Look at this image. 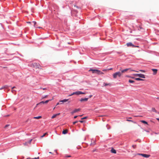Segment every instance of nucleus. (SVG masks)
Listing matches in <instances>:
<instances>
[{"label": "nucleus", "mask_w": 159, "mask_h": 159, "mask_svg": "<svg viewBox=\"0 0 159 159\" xmlns=\"http://www.w3.org/2000/svg\"><path fill=\"white\" fill-rule=\"evenodd\" d=\"M128 77H129V78H130V76H128Z\"/></svg>", "instance_id": "69168bd1"}, {"label": "nucleus", "mask_w": 159, "mask_h": 159, "mask_svg": "<svg viewBox=\"0 0 159 159\" xmlns=\"http://www.w3.org/2000/svg\"><path fill=\"white\" fill-rule=\"evenodd\" d=\"M68 131V130L67 129H66L62 131V134H66Z\"/></svg>", "instance_id": "4468645a"}, {"label": "nucleus", "mask_w": 159, "mask_h": 159, "mask_svg": "<svg viewBox=\"0 0 159 159\" xmlns=\"http://www.w3.org/2000/svg\"><path fill=\"white\" fill-rule=\"evenodd\" d=\"M31 23L32 24H34V26L35 28H42L40 27H37L36 26V25L37 23L36 22L32 21L31 22Z\"/></svg>", "instance_id": "0eeeda50"}, {"label": "nucleus", "mask_w": 159, "mask_h": 159, "mask_svg": "<svg viewBox=\"0 0 159 159\" xmlns=\"http://www.w3.org/2000/svg\"><path fill=\"white\" fill-rule=\"evenodd\" d=\"M38 105H37V104H36V106L34 108H35V107H36L37 106H38Z\"/></svg>", "instance_id": "13d9d810"}, {"label": "nucleus", "mask_w": 159, "mask_h": 159, "mask_svg": "<svg viewBox=\"0 0 159 159\" xmlns=\"http://www.w3.org/2000/svg\"><path fill=\"white\" fill-rule=\"evenodd\" d=\"M82 92L81 91H78L75 92L73 93V94H75L77 95H79L80 94H81Z\"/></svg>", "instance_id": "ddd939ff"}, {"label": "nucleus", "mask_w": 159, "mask_h": 159, "mask_svg": "<svg viewBox=\"0 0 159 159\" xmlns=\"http://www.w3.org/2000/svg\"><path fill=\"white\" fill-rule=\"evenodd\" d=\"M128 77H129V78H130V76H128Z\"/></svg>", "instance_id": "0e129e2a"}, {"label": "nucleus", "mask_w": 159, "mask_h": 159, "mask_svg": "<svg viewBox=\"0 0 159 159\" xmlns=\"http://www.w3.org/2000/svg\"><path fill=\"white\" fill-rule=\"evenodd\" d=\"M107 70H112V68H111L110 69H108Z\"/></svg>", "instance_id": "a18cd8bd"}, {"label": "nucleus", "mask_w": 159, "mask_h": 159, "mask_svg": "<svg viewBox=\"0 0 159 159\" xmlns=\"http://www.w3.org/2000/svg\"><path fill=\"white\" fill-rule=\"evenodd\" d=\"M79 121L80 122V123H83L84 121L83 120H80Z\"/></svg>", "instance_id": "37998d69"}, {"label": "nucleus", "mask_w": 159, "mask_h": 159, "mask_svg": "<svg viewBox=\"0 0 159 159\" xmlns=\"http://www.w3.org/2000/svg\"><path fill=\"white\" fill-rule=\"evenodd\" d=\"M98 75H102L104 73L102 71H101L100 70H99L98 71Z\"/></svg>", "instance_id": "f3484780"}, {"label": "nucleus", "mask_w": 159, "mask_h": 159, "mask_svg": "<svg viewBox=\"0 0 159 159\" xmlns=\"http://www.w3.org/2000/svg\"><path fill=\"white\" fill-rule=\"evenodd\" d=\"M42 103H43V104L44 103V101H42V102H39V103H37V105H39V104H41Z\"/></svg>", "instance_id": "5701e85b"}, {"label": "nucleus", "mask_w": 159, "mask_h": 159, "mask_svg": "<svg viewBox=\"0 0 159 159\" xmlns=\"http://www.w3.org/2000/svg\"><path fill=\"white\" fill-rule=\"evenodd\" d=\"M87 118V117H83L81 119V120H84V119H86V118Z\"/></svg>", "instance_id": "72a5a7b5"}, {"label": "nucleus", "mask_w": 159, "mask_h": 159, "mask_svg": "<svg viewBox=\"0 0 159 159\" xmlns=\"http://www.w3.org/2000/svg\"><path fill=\"white\" fill-rule=\"evenodd\" d=\"M71 156H66L65 157L66 158L71 157Z\"/></svg>", "instance_id": "58836bf2"}, {"label": "nucleus", "mask_w": 159, "mask_h": 159, "mask_svg": "<svg viewBox=\"0 0 159 159\" xmlns=\"http://www.w3.org/2000/svg\"><path fill=\"white\" fill-rule=\"evenodd\" d=\"M133 75H134L136 76L139 77L140 78H145V75H144L143 74H134Z\"/></svg>", "instance_id": "7ed1b4c3"}, {"label": "nucleus", "mask_w": 159, "mask_h": 159, "mask_svg": "<svg viewBox=\"0 0 159 159\" xmlns=\"http://www.w3.org/2000/svg\"><path fill=\"white\" fill-rule=\"evenodd\" d=\"M42 118L41 116H38L37 117H33L34 119H38Z\"/></svg>", "instance_id": "6ab92c4d"}, {"label": "nucleus", "mask_w": 159, "mask_h": 159, "mask_svg": "<svg viewBox=\"0 0 159 159\" xmlns=\"http://www.w3.org/2000/svg\"><path fill=\"white\" fill-rule=\"evenodd\" d=\"M60 114V113L55 114L52 116V118L53 119L54 118L56 117L57 116L59 115Z\"/></svg>", "instance_id": "2eb2a0df"}, {"label": "nucleus", "mask_w": 159, "mask_h": 159, "mask_svg": "<svg viewBox=\"0 0 159 159\" xmlns=\"http://www.w3.org/2000/svg\"><path fill=\"white\" fill-rule=\"evenodd\" d=\"M39 157H38L37 158H36V157H35L34 158H27V159H39Z\"/></svg>", "instance_id": "2f4dec72"}, {"label": "nucleus", "mask_w": 159, "mask_h": 159, "mask_svg": "<svg viewBox=\"0 0 159 159\" xmlns=\"http://www.w3.org/2000/svg\"><path fill=\"white\" fill-rule=\"evenodd\" d=\"M52 100V99H50L46 101L45 102H44V103H47L49 101H51Z\"/></svg>", "instance_id": "bb28decb"}, {"label": "nucleus", "mask_w": 159, "mask_h": 159, "mask_svg": "<svg viewBox=\"0 0 159 159\" xmlns=\"http://www.w3.org/2000/svg\"><path fill=\"white\" fill-rule=\"evenodd\" d=\"M86 94V93H84V92H82V93L81 94Z\"/></svg>", "instance_id": "de8ad7c7"}, {"label": "nucleus", "mask_w": 159, "mask_h": 159, "mask_svg": "<svg viewBox=\"0 0 159 159\" xmlns=\"http://www.w3.org/2000/svg\"><path fill=\"white\" fill-rule=\"evenodd\" d=\"M135 80H144L143 79H141L140 78H136L135 79Z\"/></svg>", "instance_id": "4be33fe9"}, {"label": "nucleus", "mask_w": 159, "mask_h": 159, "mask_svg": "<svg viewBox=\"0 0 159 159\" xmlns=\"http://www.w3.org/2000/svg\"><path fill=\"white\" fill-rule=\"evenodd\" d=\"M49 153H52V152H49Z\"/></svg>", "instance_id": "e2e57ef3"}, {"label": "nucleus", "mask_w": 159, "mask_h": 159, "mask_svg": "<svg viewBox=\"0 0 159 159\" xmlns=\"http://www.w3.org/2000/svg\"><path fill=\"white\" fill-rule=\"evenodd\" d=\"M24 143V144L25 145H26V143Z\"/></svg>", "instance_id": "bf43d9fd"}, {"label": "nucleus", "mask_w": 159, "mask_h": 159, "mask_svg": "<svg viewBox=\"0 0 159 159\" xmlns=\"http://www.w3.org/2000/svg\"><path fill=\"white\" fill-rule=\"evenodd\" d=\"M48 134L47 133H44L43 135L41 136V138H42L43 137H44V136H45L46 134Z\"/></svg>", "instance_id": "393cba45"}, {"label": "nucleus", "mask_w": 159, "mask_h": 159, "mask_svg": "<svg viewBox=\"0 0 159 159\" xmlns=\"http://www.w3.org/2000/svg\"><path fill=\"white\" fill-rule=\"evenodd\" d=\"M78 122V121H75L73 123V125H75L76 123H77Z\"/></svg>", "instance_id": "473e14b6"}, {"label": "nucleus", "mask_w": 159, "mask_h": 159, "mask_svg": "<svg viewBox=\"0 0 159 159\" xmlns=\"http://www.w3.org/2000/svg\"><path fill=\"white\" fill-rule=\"evenodd\" d=\"M43 89V90H46V88H44Z\"/></svg>", "instance_id": "8fccbe9b"}, {"label": "nucleus", "mask_w": 159, "mask_h": 159, "mask_svg": "<svg viewBox=\"0 0 159 159\" xmlns=\"http://www.w3.org/2000/svg\"><path fill=\"white\" fill-rule=\"evenodd\" d=\"M140 71L141 72H143V73H144L145 72V71L144 70H140Z\"/></svg>", "instance_id": "e433bc0d"}, {"label": "nucleus", "mask_w": 159, "mask_h": 159, "mask_svg": "<svg viewBox=\"0 0 159 159\" xmlns=\"http://www.w3.org/2000/svg\"><path fill=\"white\" fill-rule=\"evenodd\" d=\"M126 121H129V122H133L134 123H135V122H134L133 121L131 120H129L127 119V120H126Z\"/></svg>", "instance_id": "c85d7f7f"}, {"label": "nucleus", "mask_w": 159, "mask_h": 159, "mask_svg": "<svg viewBox=\"0 0 159 159\" xmlns=\"http://www.w3.org/2000/svg\"><path fill=\"white\" fill-rule=\"evenodd\" d=\"M16 88V87H15V86H14L12 88V89H13L14 88Z\"/></svg>", "instance_id": "3c124183"}, {"label": "nucleus", "mask_w": 159, "mask_h": 159, "mask_svg": "<svg viewBox=\"0 0 159 159\" xmlns=\"http://www.w3.org/2000/svg\"><path fill=\"white\" fill-rule=\"evenodd\" d=\"M92 71L93 73H96L97 74L98 73V70H93L90 69L89 70V71Z\"/></svg>", "instance_id": "39448f33"}, {"label": "nucleus", "mask_w": 159, "mask_h": 159, "mask_svg": "<svg viewBox=\"0 0 159 159\" xmlns=\"http://www.w3.org/2000/svg\"><path fill=\"white\" fill-rule=\"evenodd\" d=\"M14 91H15V90H12V92H14Z\"/></svg>", "instance_id": "6e6d98bb"}, {"label": "nucleus", "mask_w": 159, "mask_h": 159, "mask_svg": "<svg viewBox=\"0 0 159 159\" xmlns=\"http://www.w3.org/2000/svg\"><path fill=\"white\" fill-rule=\"evenodd\" d=\"M68 100V99H64L63 100H60V102H66Z\"/></svg>", "instance_id": "a211bd4d"}, {"label": "nucleus", "mask_w": 159, "mask_h": 159, "mask_svg": "<svg viewBox=\"0 0 159 159\" xmlns=\"http://www.w3.org/2000/svg\"><path fill=\"white\" fill-rule=\"evenodd\" d=\"M138 155H140L144 157H146V158L150 156V155L138 153Z\"/></svg>", "instance_id": "20e7f679"}, {"label": "nucleus", "mask_w": 159, "mask_h": 159, "mask_svg": "<svg viewBox=\"0 0 159 159\" xmlns=\"http://www.w3.org/2000/svg\"><path fill=\"white\" fill-rule=\"evenodd\" d=\"M156 119H157V120H158V121H159V118H157Z\"/></svg>", "instance_id": "5fc2aeb1"}, {"label": "nucleus", "mask_w": 159, "mask_h": 159, "mask_svg": "<svg viewBox=\"0 0 159 159\" xmlns=\"http://www.w3.org/2000/svg\"><path fill=\"white\" fill-rule=\"evenodd\" d=\"M102 116V115H101L100 116Z\"/></svg>", "instance_id": "680f3d73"}, {"label": "nucleus", "mask_w": 159, "mask_h": 159, "mask_svg": "<svg viewBox=\"0 0 159 159\" xmlns=\"http://www.w3.org/2000/svg\"><path fill=\"white\" fill-rule=\"evenodd\" d=\"M31 66L32 67L35 68V69H42L40 67L41 66L39 63H32Z\"/></svg>", "instance_id": "f257e3e1"}, {"label": "nucleus", "mask_w": 159, "mask_h": 159, "mask_svg": "<svg viewBox=\"0 0 159 159\" xmlns=\"http://www.w3.org/2000/svg\"><path fill=\"white\" fill-rule=\"evenodd\" d=\"M152 70L153 71V75H155L157 74V69H152Z\"/></svg>", "instance_id": "1a4fd4ad"}, {"label": "nucleus", "mask_w": 159, "mask_h": 159, "mask_svg": "<svg viewBox=\"0 0 159 159\" xmlns=\"http://www.w3.org/2000/svg\"><path fill=\"white\" fill-rule=\"evenodd\" d=\"M111 153L116 154V151L113 148H112L111 150Z\"/></svg>", "instance_id": "9b49d317"}, {"label": "nucleus", "mask_w": 159, "mask_h": 159, "mask_svg": "<svg viewBox=\"0 0 159 159\" xmlns=\"http://www.w3.org/2000/svg\"><path fill=\"white\" fill-rule=\"evenodd\" d=\"M152 111H153L155 112L156 113L157 112V110H156L155 108L154 107L152 108Z\"/></svg>", "instance_id": "aec40b11"}, {"label": "nucleus", "mask_w": 159, "mask_h": 159, "mask_svg": "<svg viewBox=\"0 0 159 159\" xmlns=\"http://www.w3.org/2000/svg\"><path fill=\"white\" fill-rule=\"evenodd\" d=\"M107 70H108L107 69H103L102 70V71H107Z\"/></svg>", "instance_id": "79ce46f5"}, {"label": "nucleus", "mask_w": 159, "mask_h": 159, "mask_svg": "<svg viewBox=\"0 0 159 159\" xmlns=\"http://www.w3.org/2000/svg\"><path fill=\"white\" fill-rule=\"evenodd\" d=\"M77 117H78V116H75L74 117V118H76Z\"/></svg>", "instance_id": "49530a36"}, {"label": "nucleus", "mask_w": 159, "mask_h": 159, "mask_svg": "<svg viewBox=\"0 0 159 159\" xmlns=\"http://www.w3.org/2000/svg\"><path fill=\"white\" fill-rule=\"evenodd\" d=\"M131 71H133L136 72H139L138 71H136V70H132Z\"/></svg>", "instance_id": "4c0bfd02"}, {"label": "nucleus", "mask_w": 159, "mask_h": 159, "mask_svg": "<svg viewBox=\"0 0 159 159\" xmlns=\"http://www.w3.org/2000/svg\"><path fill=\"white\" fill-rule=\"evenodd\" d=\"M130 78L132 79H134V77H130Z\"/></svg>", "instance_id": "09e8293b"}, {"label": "nucleus", "mask_w": 159, "mask_h": 159, "mask_svg": "<svg viewBox=\"0 0 159 159\" xmlns=\"http://www.w3.org/2000/svg\"><path fill=\"white\" fill-rule=\"evenodd\" d=\"M27 23H30L32 24L31 22H27Z\"/></svg>", "instance_id": "c03bdc74"}, {"label": "nucleus", "mask_w": 159, "mask_h": 159, "mask_svg": "<svg viewBox=\"0 0 159 159\" xmlns=\"http://www.w3.org/2000/svg\"><path fill=\"white\" fill-rule=\"evenodd\" d=\"M143 28L141 26H139V28L138 29V30H143Z\"/></svg>", "instance_id": "a878e982"}, {"label": "nucleus", "mask_w": 159, "mask_h": 159, "mask_svg": "<svg viewBox=\"0 0 159 159\" xmlns=\"http://www.w3.org/2000/svg\"><path fill=\"white\" fill-rule=\"evenodd\" d=\"M55 108V107L53 108V109H54Z\"/></svg>", "instance_id": "338daca9"}, {"label": "nucleus", "mask_w": 159, "mask_h": 159, "mask_svg": "<svg viewBox=\"0 0 159 159\" xmlns=\"http://www.w3.org/2000/svg\"><path fill=\"white\" fill-rule=\"evenodd\" d=\"M83 116V115H80L79 116Z\"/></svg>", "instance_id": "052dcab7"}, {"label": "nucleus", "mask_w": 159, "mask_h": 159, "mask_svg": "<svg viewBox=\"0 0 159 159\" xmlns=\"http://www.w3.org/2000/svg\"><path fill=\"white\" fill-rule=\"evenodd\" d=\"M32 139H31L29 142H28V143H30L32 141Z\"/></svg>", "instance_id": "f704fd0d"}, {"label": "nucleus", "mask_w": 159, "mask_h": 159, "mask_svg": "<svg viewBox=\"0 0 159 159\" xmlns=\"http://www.w3.org/2000/svg\"><path fill=\"white\" fill-rule=\"evenodd\" d=\"M136 145H133L132 146V147L134 148H135L136 147Z\"/></svg>", "instance_id": "ea45409f"}, {"label": "nucleus", "mask_w": 159, "mask_h": 159, "mask_svg": "<svg viewBox=\"0 0 159 159\" xmlns=\"http://www.w3.org/2000/svg\"><path fill=\"white\" fill-rule=\"evenodd\" d=\"M129 82L130 83H133L134 82V81L130 80H129Z\"/></svg>", "instance_id": "cd10ccee"}, {"label": "nucleus", "mask_w": 159, "mask_h": 159, "mask_svg": "<svg viewBox=\"0 0 159 159\" xmlns=\"http://www.w3.org/2000/svg\"><path fill=\"white\" fill-rule=\"evenodd\" d=\"M74 94H73V93L72 94H71L70 95H69V96H72V95H73Z\"/></svg>", "instance_id": "a19ab883"}, {"label": "nucleus", "mask_w": 159, "mask_h": 159, "mask_svg": "<svg viewBox=\"0 0 159 159\" xmlns=\"http://www.w3.org/2000/svg\"><path fill=\"white\" fill-rule=\"evenodd\" d=\"M75 7H76L77 8H79V7H78V6H74Z\"/></svg>", "instance_id": "864d4df0"}, {"label": "nucleus", "mask_w": 159, "mask_h": 159, "mask_svg": "<svg viewBox=\"0 0 159 159\" xmlns=\"http://www.w3.org/2000/svg\"><path fill=\"white\" fill-rule=\"evenodd\" d=\"M127 45L128 47H134L135 46L133 44L131 43H127Z\"/></svg>", "instance_id": "6e6552de"}, {"label": "nucleus", "mask_w": 159, "mask_h": 159, "mask_svg": "<svg viewBox=\"0 0 159 159\" xmlns=\"http://www.w3.org/2000/svg\"><path fill=\"white\" fill-rule=\"evenodd\" d=\"M130 68H127L126 69H125L123 70H122L121 71V74H122V73H124L127 71H128L130 69Z\"/></svg>", "instance_id": "f8f14e48"}, {"label": "nucleus", "mask_w": 159, "mask_h": 159, "mask_svg": "<svg viewBox=\"0 0 159 159\" xmlns=\"http://www.w3.org/2000/svg\"><path fill=\"white\" fill-rule=\"evenodd\" d=\"M96 151V149H93V150L92 151V152H95Z\"/></svg>", "instance_id": "c9c22d12"}, {"label": "nucleus", "mask_w": 159, "mask_h": 159, "mask_svg": "<svg viewBox=\"0 0 159 159\" xmlns=\"http://www.w3.org/2000/svg\"><path fill=\"white\" fill-rule=\"evenodd\" d=\"M48 95L44 96H43L42 97V99H44L45 98H46L48 97Z\"/></svg>", "instance_id": "7c9ffc66"}, {"label": "nucleus", "mask_w": 159, "mask_h": 159, "mask_svg": "<svg viewBox=\"0 0 159 159\" xmlns=\"http://www.w3.org/2000/svg\"><path fill=\"white\" fill-rule=\"evenodd\" d=\"M140 121L141 122H142V123H143L144 124H148L147 122L146 121H145L144 120H141Z\"/></svg>", "instance_id": "412c9836"}, {"label": "nucleus", "mask_w": 159, "mask_h": 159, "mask_svg": "<svg viewBox=\"0 0 159 159\" xmlns=\"http://www.w3.org/2000/svg\"><path fill=\"white\" fill-rule=\"evenodd\" d=\"M92 95H90L89 96V97L90 98H91L92 97Z\"/></svg>", "instance_id": "603ef678"}, {"label": "nucleus", "mask_w": 159, "mask_h": 159, "mask_svg": "<svg viewBox=\"0 0 159 159\" xmlns=\"http://www.w3.org/2000/svg\"><path fill=\"white\" fill-rule=\"evenodd\" d=\"M10 126V125H6L5 126V127H4V128H5V129H6V128H7V127H8V126Z\"/></svg>", "instance_id": "c756f323"}, {"label": "nucleus", "mask_w": 159, "mask_h": 159, "mask_svg": "<svg viewBox=\"0 0 159 159\" xmlns=\"http://www.w3.org/2000/svg\"><path fill=\"white\" fill-rule=\"evenodd\" d=\"M80 110V108L76 109L74 110L73 111H72L71 113L72 114H74V113L77 112Z\"/></svg>", "instance_id": "423d86ee"}, {"label": "nucleus", "mask_w": 159, "mask_h": 159, "mask_svg": "<svg viewBox=\"0 0 159 159\" xmlns=\"http://www.w3.org/2000/svg\"><path fill=\"white\" fill-rule=\"evenodd\" d=\"M122 75L121 72L118 71L113 74V76L114 79H116L117 77V76L120 77Z\"/></svg>", "instance_id": "f03ea898"}, {"label": "nucleus", "mask_w": 159, "mask_h": 159, "mask_svg": "<svg viewBox=\"0 0 159 159\" xmlns=\"http://www.w3.org/2000/svg\"><path fill=\"white\" fill-rule=\"evenodd\" d=\"M7 87V85H5V86H4L3 87H2V88H0V90H1L2 89H3L4 88H6Z\"/></svg>", "instance_id": "b1692460"}, {"label": "nucleus", "mask_w": 159, "mask_h": 159, "mask_svg": "<svg viewBox=\"0 0 159 159\" xmlns=\"http://www.w3.org/2000/svg\"><path fill=\"white\" fill-rule=\"evenodd\" d=\"M129 118L131 119V117H130V118Z\"/></svg>", "instance_id": "774afa93"}, {"label": "nucleus", "mask_w": 159, "mask_h": 159, "mask_svg": "<svg viewBox=\"0 0 159 159\" xmlns=\"http://www.w3.org/2000/svg\"><path fill=\"white\" fill-rule=\"evenodd\" d=\"M108 85L111 86V84H110V83L107 84V83H103V86H108Z\"/></svg>", "instance_id": "dca6fc26"}, {"label": "nucleus", "mask_w": 159, "mask_h": 159, "mask_svg": "<svg viewBox=\"0 0 159 159\" xmlns=\"http://www.w3.org/2000/svg\"><path fill=\"white\" fill-rule=\"evenodd\" d=\"M59 103H58H58H57V105H59Z\"/></svg>", "instance_id": "4d7b16f0"}, {"label": "nucleus", "mask_w": 159, "mask_h": 159, "mask_svg": "<svg viewBox=\"0 0 159 159\" xmlns=\"http://www.w3.org/2000/svg\"><path fill=\"white\" fill-rule=\"evenodd\" d=\"M88 98H81L80 101L81 102H86V101H87L88 100Z\"/></svg>", "instance_id": "9d476101"}]
</instances>
